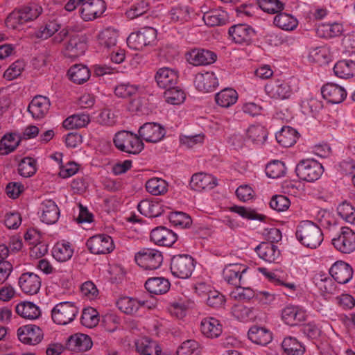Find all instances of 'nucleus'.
<instances>
[{"instance_id": "1", "label": "nucleus", "mask_w": 355, "mask_h": 355, "mask_svg": "<svg viewBox=\"0 0 355 355\" xmlns=\"http://www.w3.org/2000/svg\"><path fill=\"white\" fill-rule=\"evenodd\" d=\"M295 236L302 245L311 249H316L324 239L322 230L311 220L300 222L297 226Z\"/></svg>"}, {"instance_id": "2", "label": "nucleus", "mask_w": 355, "mask_h": 355, "mask_svg": "<svg viewBox=\"0 0 355 355\" xmlns=\"http://www.w3.org/2000/svg\"><path fill=\"white\" fill-rule=\"evenodd\" d=\"M113 143L119 150L128 154L138 155L144 148L140 135L127 130L117 132Z\"/></svg>"}, {"instance_id": "3", "label": "nucleus", "mask_w": 355, "mask_h": 355, "mask_svg": "<svg viewBox=\"0 0 355 355\" xmlns=\"http://www.w3.org/2000/svg\"><path fill=\"white\" fill-rule=\"evenodd\" d=\"M42 8L31 3L15 9L6 19V25L11 29H16L19 25L24 24L38 17L42 12Z\"/></svg>"}, {"instance_id": "4", "label": "nucleus", "mask_w": 355, "mask_h": 355, "mask_svg": "<svg viewBox=\"0 0 355 355\" xmlns=\"http://www.w3.org/2000/svg\"><path fill=\"white\" fill-rule=\"evenodd\" d=\"M297 176L307 182H314L319 180L324 173L322 164L313 159H302L295 167Z\"/></svg>"}, {"instance_id": "5", "label": "nucleus", "mask_w": 355, "mask_h": 355, "mask_svg": "<svg viewBox=\"0 0 355 355\" xmlns=\"http://www.w3.org/2000/svg\"><path fill=\"white\" fill-rule=\"evenodd\" d=\"M157 38V31L153 27L145 26L137 32L132 33L127 38L130 49L141 51L144 47L152 45Z\"/></svg>"}, {"instance_id": "6", "label": "nucleus", "mask_w": 355, "mask_h": 355, "mask_svg": "<svg viewBox=\"0 0 355 355\" xmlns=\"http://www.w3.org/2000/svg\"><path fill=\"white\" fill-rule=\"evenodd\" d=\"M135 260L144 270H153L161 266L163 255L156 249L144 248L135 254Z\"/></svg>"}, {"instance_id": "7", "label": "nucleus", "mask_w": 355, "mask_h": 355, "mask_svg": "<svg viewBox=\"0 0 355 355\" xmlns=\"http://www.w3.org/2000/svg\"><path fill=\"white\" fill-rule=\"evenodd\" d=\"M194 267V259L189 254L174 255L171 261V273L178 278L187 279L191 277Z\"/></svg>"}, {"instance_id": "8", "label": "nucleus", "mask_w": 355, "mask_h": 355, "mask_svg": "<svg viewBox=\"0 0 355 355\" xmlns=\"http://www.w3.org/2000/svg\"><path fill=\"white\" fill-rule=\"evenodd\" d=\"M248 267L240 263H231L225 266L223 277L226 282L235 287L245 285L247 279Z\"/></svg>"}, {"instance_id": "9", "label": "nucleus", "mask_w": 355, "mask_h": 355, "mask_svg": "<svg viewBox=\"0 0 355 355\" xmlns=\"http://www.w3.org/2000/svg\"><path fill=\"white\" fill-rule=\"evenodd\" d=\"M78 313V309L72 302H63L55 305L51 311L53 322L65 325L72 322Z\"/></svg>"}, {"instance_id": "10", "label": "nucleus", "mask_w": 355, "mask_h": 355, "mask_svg": "<svg viewBox=\"0 0 355 355\" xmlns=\"http://www.w3.org/2000/svg\"><path fill=\"white\" fill-rule=\"evenodd\" d=\"M265 92L268 96L276 101L289 99L293 95V89L285 80L275 79L265 85Z\"/></svg>"}, {"instance_id": "11", "label": "nucleus", "mask_w": 355, "mask_h": 355, "mask_svg": "<svg viewBox=\"0 0 355 355\" xmlns=\"http://www.w3.org/2000/svg\"><path fill=\"white\" fill-rule=\"evenodd\" d=\"M86 245L89 251L94 254H108L114 248L112 239L105 234L89 237L86 242Z\"/></svg>"}, {"instance_id": "12", "label": "nucleus", "mask_w": 355, "mask_h": 355, "mask_svg": "<svg viewBox=\"0 0 355 355\" xmlns=\"http://www.w3.org/2000/svg\"><path fill=\"white\" fill-rule=\"evenodd\" d=\"M334 248L341 253L349 254L355 250V233L347 227H343L337 236L332 239Z\"/></svg>"}, {"instance_id": "13", "label": "nucleus", "mask_w": 355, "mask_h": 355, "mask_svg": "<svg viewBox=\"0 0 355 355\" xmlns=\"http://www.w3.org/2000/svg\"><path fill=\"white\" fill-rule=\"evenodd\" d=\"M106 8L107 5L103 0H87L80 7V17L85 21H93L101 17Z\"/></svg>"}, {"instance_id": "14", "label": "nucleus", "mask_w": 355, "mask_h": 355, "mask_svg": "<svg viewBox=\"0 0 355 355\" xmlns=\"http://www.w3.org/2000/svg\"><path fill=\"white\" fill-rule=\"evenodd\" d=\"M165 128L159 123L147 122L139 128L138 133L141 140L148 143H157L163 139L166 135Z\"/></svg>"}, {"instance_id": "15", "label": "nucleus", "mask_w": 355, "mask_h": 355, "mask_svg": "<svg viewBox=\"0 0 355 355\" xmlns=\"http://www.w3.org/2000/svg\"><path fill=\"white\" fill-rule=\"evenodd\" d=\"M19 340L26 345H35L41 342L43 338L42 330L35 324H27L17 329Z\"/></svg>"}, {"instance_id": "16", "label": "nucleus", "mask_w": 355, "mask_h": 355, "mask_svg": "<svg viewBox=\"0 0 355 355\" xmlns=\"http://www.w3.org/2000/svg\"><path fill=\"white\" fill-rule=\"evenodd\" d=\"M228 33L234 42L249 44L254 36L255 32L250 26L239 24L231 26Z\"/></svg>"}, {"instance_id": "17", "label": "nucleus", "mask_w": 355, "mask_h": 355, "mask_svg": "<svg viewBox=\"0 0 355 355\" xmlns=\"http://www.w3.org/2000/svg\"><path fill=\"white\" fill-rule=\"evenodd\" d=\"M177 239L175 233L163 226L157 227L150 232V240L158 245L170 247Z\"/></svg>"}, {"instance_id": "18", "label": "nucleus", "mask_w": 355, "mask_h": 355, "mask_svg": "<svg viewBox=\"0 0 355 355\" xmlns=\"http://www.w3.org/2000/svg\"><path fill=\"white\" fill-rule=\"evenodd\" d=\"M321 93L324 99L333 104L342 103L347 96L346 90L333 83L324 85L321 88Z\"/></svg>"}, {"instance_id": "19", "label": "nucleus", "mask_w": 355, "mask_h": 355, "mask_svg": "<svg viewBox=\"0 0 355 355\" xmlns=\"http://www.w3.org/2000/svg\"><path fill=\"white\" fill-rule=\"evenodd\" d=\"M19 286L26 294H37L41 287L40 277L33 272H24L19 278Z\"/></svg>"}, {"instance_id": "20", "label": "nucleus", "mask_w": 355, "mask_h": 355, "mask_svg": "<svg viewBox=\"0 0 355 355\" xmlns=\"http://www.w3.org/2000/svg\"><path fill=\"white\" fill-rule=\"evenodd\" d=\"M218 184L217 179L210 174L197 173L192 175L189 186L191 189L201 191L205 189H211Z\"/></svg>"}, {"instance_id": "21", "label": "nucleus", "mask_w": 355, "mask_h": 355, "mask_svg": "<svg viewBox=\"0 0 355 355\" xmlns=\"http://www.w3.org/2000/svg\"><path fill=\"white\" fill-rule=\"evenodd\" d=\"M329 272L335 281L341 284L349 282L354 273L352 266L342 261L336 262L331 267Z\"/></svg>"}, {"instance_id": "22", "label": "nucleus", "mask_w": 355, "mask_h": 355, "mask_svg": "<svg viewBox=\"0 0 355 355\" xmlns=\"http://www.w3.org/2000/svg\"><path fill=\"white\" fill-rule=\"evenodd\" d=\"M194 85L198 91L210 92L218 85V81L214 72L198 73L194 79Z\"/></svg>"}, {"instance_id": "23", "label": "nucleus", "mask_w": 355, "mask_h": 355, "mask_svg": "<svg viewBox=\"0 0 355 355\" xmlns=\"http://www.w3.org/2000/svg\"><path fill=\"white\" fill-rule=\"evenodd\" d=\"M40 210L42 211L41 220L48 225L55 224L60 218V209L53 200H43L40 205Z\"/></svg>"}, {"instance_id": "24", "label": "nucleus", "mask_w": 355, "mask_h": 355, "mask_svg": "<svg viewBox=\"0 0 355 355\" xmlns=\"http://www.w3.org/2000/svg\"><path fill=\"white\" fill-rule=\"evenodd\" d=\"M188 55L189 62L195 66L211 64L217 58V55L214 52L202 49H193Z\"/></svg>"}, {"instance_id": "25", "label": "nucleus", "mask_w": 355, "mask_h": 355, "mask_svg": "<svg viewBox=\"0 0 355 355\" xmlns=\"http://www.w3.org/2000/svg\"><path fill=\"white\" fill-rule=\"evenodd\" d=\"M155 79L159 87L168 89L174 87L178 83V72L168 67L160 68L157 70Z\"/></svg>"}, {"instance_id": "26", "label": "nucleus", "mask_w": 355, "mask_h": 355, "mask_svg": "<svg viewBox=\"0 0 355 355\" xmlns=\"http://www.w3.org/2000/svg\"><path fill=\"white\" fill-rule=\"evenodd\" d=\"M282 318L290 326H295L306 319V311L297 306L288 305L283 309Z\"/></svg>"}, {"instance_id": "27", "label": "nucleus", "mask_w": 355, "mask_h": 355, "mask_svg": "<svg viewBox=\"0 0 355 355\" xmlns=\"http://www.w3.org/2000/svg\"><path fill=\"white\" fill-rule=\"evenodd\" d=\"M50 105V101L47 97L37 96L28 105V111L34 119H40L48 113Z\"/></svg>"}, {"instance_id": "28", "label": "nucleus", "mask_w": 355, "mask_h": 355, "mask_svg": "<svg viewBox=\"0 0 355 355\" xmlns=\"http://www.w3.org/2000/svg\"><path fill=\"white\" fill-rule=\"evenodd\" d=\"M248 337L257 345L266 346L272 340V333L264 327L253 325L248 331Z\"/></svg>"}, {"instance_id": "29", "label": "nucleus", "mask_w": 355, "mask_h": 355, "mask_svg": "<svg viewBox=\"0 0 355 355\" xmlns=\"http://www.w3.org/2000/svg\"><path fill=\"white\" fill-rule=\"evenodd\" d=\"M200 331L208 338H216L221 335L223 326L216 318L206 317L201 320Z\"/></svg>"}, {"instance_id": "30", "label": "nucleus", "mask_w": 355, "mask_h": 355, "mask_svg": "<svg viewBox=\"0 0 355 355\" xmlns=\"http://www.w3.org/2000/svg\"><path fill=\"white\" fill-rule=\"evenodd\" d=\"M255 251L258 256L266 262L276 263L280 258L279 250L270 242H261L256 247Z\"/></svg>"}, {"instance_id": "31", "label": "nucleus", "mask_w": 355, "mask_h": 355, "mask_svg": "<svg viewBox=\"0 0 355 355\" xmlns=\"http://www.w3.org/2000/svg\"><path fill=\"white\" fill-rule=\"evenodd\" d=\"M116 306L121 311L128 315L136 314L139 308L150 307L148 305V301L139 300L129 297H123L119 299L116 302Z\"/></svg>"}, {"instance_id": "32", "label": "nucleus", "mask_w": 355, "mask_h": 355, "mask_svg": "<svg viewBox=\"0 0 355 355\" xmlns=\"http://www.w3.org/2000/svg\"><path fill=\"white\" fill-rule=\"evenodd\" d=\"M67 348L72 352H85L92 347L91 338L83 334H76L71 336L67 342Z\"/></svg>"}, {"instance_id": "33", "label": "nucleus", "mask_w": 355, "mask_h": 355, "mask_svg": "<svg viewBox=\"0 0 355 355\" xmlns=\"http://www.w3.org/2000/svg\"><path fill=\"white\" fill-rule=\"evenodd\" d=\"M86 42L80 36H73L70 38L64 51V56L71 59L83 55L87 50Z\"/></svg>"}, {"instance_id": "34", "label": "nucleus", "mask_w": 355, "mask_h": 355, "mask_svg": "<svg viewBox=\"0 0 355 355\" xmlns=\"http://www.w3.org/2000/svg\"><path fill=\"white\" fill-rule=\"evenodd\" d=\"M137 209L140 214L148 218L158 217L164 211L160 202L149 199L141 200L137 205Z\"/></svg>"}, {"instance_id": "35", "label": "nucleus", "mask_w": 355, "mask_h": 355, "mask_svg": "<svg viewBox=\"0 0 355 355\" xmlns=\"http://www.w3.org/2000/svg\"><path fill=\"white\" fill-rule=\"evenodd\" d=\"M300 137L298 132L290 126L283 127L280 131L276 133L277 141L284 148L293 146Z\"/></svg>"}, {"instance_id": "36", "label": "nucleus", "mask_w": 355, "mask_h": 355, "mask_svg": "<svg viewBox=\"0 0 355 355\" xmlns=\"http://www.w3.org/2000/svg\"><path fill=\"white\" fill-rule=\"evenodd\" d=\"M169 281L164 277H150L145 283L146 289L152 294L162 295L167 293L170 288Z\"/></svg>"}, {"instance_id": "37", "label": "nucleus", "mask_w": 355, "mask_h": 355, "mask_svg": "<svg viewBox=\"0 0 355 355\" xmlns=\"http://www.w3.org/2000/svg\"><path fill=\"white\" fill-rule=\"evenodd\" d=\"M67 76L73 83L81 85L89 80L91 73L87 66L76 64L69 68Z\"/></svg>"}, {"instance_id": "38", "label": "nucleus", "mask_w": 355, "mask_h": 355, "mask_svg": "<svg viewBox=\"0 0 355 355\" xmlns=\"http://www.w3.org/2000/svg\"><path fill=\"white\" fill-rule=\"evenodd\" d=\"M334 73L339 78L349 79L355 76V62L352 60L338 61L334 67Z\"/></svg>"}, {"instance_id": "39", "label": "nucleus", "mask_w": 355, "mask_h": 355, "mask_svg": "<svg viewBox=\"0 0 355 355\" xmlns=\"http://www.w3.org/2000/svg\"><path fill=\"white\" fill-rule=\"evenodd\" d=\"M22 137L16 133H7L0 140V155H6L13 152L19 145Z\"/></svg>"}, {"instance_id": "40", "label": "nucleus", "mask_w": 355, "mask_h": 355, "mask_svg": "<svg viewBox=\"0 0 355 355\" xmlns=\"http://www.w3.org/2000/svg\"><path fill=\"white\" fill-rule=\"evenodd\" d=\"M136 349L141 355H159L162 349L157 342L148 338H141L135 343Z\"/></svg>"}, {"instance_id": "41", "label": "nucleus", "mask_w": 355, "mask_h": 355, "mask_svg": "<svg viewBox=\"0 0 355 355\" xmlns=\"http://www.w3.org/2000/svg\"><path fill=\"white\" fill-rule=\"evenodd\" d=\"M73 254V249L71 243L64 241L56 243L52 250L53 257L60 262H65L69 260Z\"/></svg>"}, {"instance_id": "42", "label": "nucleus", "mask_w": 355, "mask_h": 355, "mask_svg": "<svg viewBox=\"0 0 355 355\" xmlns=\"http://www.w3.org/2000/svg\"><path fill=\"white\" fill-rule=\"evenodd\" d=\"M202 19L208 26H223L227 21V13L220 9H213L204 12Z\"/></svg>"}, {"instance_id": "43", "label": "nucleus", "mask_w": 355, "mask_h": 355, "mask_svg": "<svg viewBox=\"0 0 355 355\" xmlns=\"http://www.w3.org/2000/svg\"><path fill=\"white\" fill-rule=\"evenodd\" d=\"M276 14L274 18V24L276 26L286 31H291L297 28L298 21L293 15L282 12Z\"/></svg>"}, {"instance_id": "44", "label": "nucleus", "mask_w": 355, "mask_h": 355, "mask_svg": "<svg viewBox=\"0 0 355 355\" xmlns=\"http://www.w3.org/2000/svg\"><path fill=\"white\" fill-rule=\"evenodd\" d=\"M90 122L88 114L80 113L73 114L64 120L62 125L67 130L78 129L86 127Z\"/></svg>"}, {"instance_id": "45", "label": "nucleus", "mask_w": 355, "mask_h": 355, "mask_svg": "<svg viewBox=\"0 0 355 355\" xmlns=\"http://www.w3.org/2000/svg\"><path fill=\"white\" fill-rule=\"evenodd\" d=\"M16 312L24 318L35 320L40 317L41 312L37 306L31 302H24L16 306Z\"/></svg>"}, {"instance_id": "46", "label": "nucleus", "mask_w": 355, "mask_h": 355, "mask_svg": "<svg viewBox=\"0 0 355 355\" xmlns=\"http://www.w3.org/2000/svg\"><path fill=\"white\" fill-rule=\"evenodd\" d=\"M238 100V94L236 90L226 88L217 93L215 101L217 105L223 107H229L236 103Z\"/></svg>"}, {"instance_id": "47", "label": "nucleus", "mask_w": 355, "mask_h": 355, "mask_svg": "<svg viewBox=\"0 0 355 355\" xmlns=\"http://www.w3.org/2000/svg\"><path fill=\"white\" fill-rule=\"evenodd\" d=\"M343 26L339 23L322 24L316 28L317 35L320 37L331 38L341 35Z\"/></svg>"}, {"instance_id": "48", "label": "nucleus", "mask_w": 355, "mask_h": 355, "mask_svg": "<svg viewBox=\"0 0 355 355\" xmlns=\"http://www.w3.org/2000/svg\"><path fill=\"white\" fill-rule=\"evenodd\" d=\"M282 347L287 355H302L305 352L304 346L296 338L292 336L286 337L283 340Z\"/></svg>"}, {"instance_id": "49", "label": "nucleus", "mask_w": 355, "mask_h": 355, "mask_svg": "<svg viewBox=\"0 0 355 355\" xmlns=\"http://www.w3.org/2000/svg\"><path fill=\"white\" fill-rule=\"evenodd\" d=\"M167 183L162 178H154L146 183V191L152 195L159 196L167 191Z\"/></svg>"}, {"instance_id": "50", "label": "nucleus", "mask_w": 355, "mask_h": 355, "mask_svg": "<svg viewBox=\"0 0 355 355\" xmlns=\"http://www.w3.org/2000/svg\"><path fill=\"white\" fill-rule=\"evenodd\" d=\"M150 9V4L145 0H139L131 5L125 12L126 17L130 19H134L139 16L145 15Z\"/></svg>"}, {"instance_id": "51", "label": "nucleus", "mask_w": 355, "mask_h": 355, "mask_svg": "<svg viewBox=\"0 0 355 355\" xmlns=\"http://www.w3.org/2000/svg\"><path fill=\"white\" fill-rule=\"evenodd\" d=\"M310 57L315 62L322 65L329 62L331 59V54L329 47L322 46L313 49L310 52Z\"/></svg>"}, {"instance_id": "52", "label": "nucleus", "mask_w": 355, "mask_h": 355, "mask_svg": "<svg viewBox=\"0 0 355 355\" xmlns=\"http://www.w3.org/2000/svg\"><path fill=\"white\" fill-rule=\"evenodd\" d=\"M232 313L239 320L247 322L255 318L254 309L243 304H236L232 307Z\"/></svg>"}, {"instance_id": "53", "label": "nucleus", "mask_w": 355, "mask_h": 355, "mask_svg": "<svg viewBox=\"0 0 355 355\" xmlns=\"http://www.w3.org/2000/svg\"><path fill=\"white\" fill-rule=\"evenodd\" d=\"M118 33L110 28L102 31L98 35L99 44L106 48H110L116 45Z\"/></svg>"}, {"instance_id": "54", "label": "nucleus", "mask_w": 355, "mask_h": 355, "mask_svg": "<svg viewBox=\"0 0 355 355\" xmlns=\"http://www.w3.org/2000/svg\"><path fill=\"white\" fill-rule=\"evenodd\" d=\"M286 172L285 164L279 160H274L266 165V173L270 178L283 177Z\"/></svg>"}, {"instance_id": "55", "label": "nucleus", "mask_w": 355, "mask_h": 355, "mask_svg": "<svg viewBox=\"0 0 355 355\" xmlns=\"http://www.w3.org/2000/svg\"><path fill=\"white\" fill-rule=\"evenodd\" d=\"M164 98L167 103L172 105H179L185 99L184 92L176 85L171 88L166 89Z\"/></svg>"}, {"instance_id": "56", "label": "nucleus", "mask_w": 355, "mask_h": 355, "mask_svg": "<svg viewBox=\"0 0 355 355\" xmlns=\"http://www.w3.org/2000/svg\"><path fill=\"white\" fill-rule=\"evenodd\" d=\"M260 8L269 14H275L282 12L284 3L280 0H257Z\"/></svg>"}, {"instance_id": "57", "label": "nucleus", "mask_w": 355, "mask_h": 355, "mask_svg": "<svg viewBox=\"0 0 355 355\" xmlns=\"http://www.w3.org/2000/svg\"><path fill=\"white\" fill-rule=\"evenodd\" d=\"M80 320L82 324L88 328L96 327L99 322L98 313L95 309L92 307L85 309L83 311Z\"/></svg>"}, {"instance_id": "58", "label": "nucleus", "mask_w": 355, "mask_h": 355, "mask_svg": "<svg viewBox=\"0 0 355 355\" xmlns=\"http://www.w3.org/2000/svg\"><path fill=\"white\" fill-rule=\"evenodd\" d=\"M200 352V344L194 340L183 342L177 350L178 355H199Z\"/></svg>"}, {"instance_id": "59", "label": "nucleus", "mask_w": 355, "mask_h": 355, "mask_svg": "<svg viewBox=\"0 0 355 355\" xmlns=\"http://www.w3.org/2000/svg\"><path fill=\"white\" fill-rule=\"evenodd\" d=\"M247 135L252 141L263 144L267 138V131L261 125H251L247 130Z\"/></svg>"}, {"instance_id": "60", "label": "nucleus", "mask_w": 355, "mask_h": 355, "mask_svg": "<svg viewBox=\"0 0 355 355\" xmlns=\"http://www.w3.org/2000/svg\"><path fill=\"white\" fill-rule=\"evenodd\" d=\"M36 162L31 157L24 158L19 164L18 171L20 175L28 178L36 172Z\"/></svg>"}, {"instance_id": "61", "label": "nucleus", "mask_w": 355, "mask_h": 355, "mask_svg": "<svg viewBox=\"0 0 355 355\" xmlns=\"http://www.w3.org/2000/svg\"><path fill=\"white\" fill-rule=\"evenodd\" d=\"M337 211L346 222L352 224L355 222V209L351 204L343 202L338 205Z\"/></svg>"}, {"instance_id": "62", "label": "nucleus", "mask_w": 355, "mask_h": 355, "mask_svg": "<svg viewBox=\"0 0 355 355\" xmlns=\"http://www.w3.org/2000/svg\"><path fill=\"white\" fill-rule=\"evenodd\" d=\"M169 220L175 226L182 228L189 227L192 223L191 217L184 212H173L169 216Z\"/></svg>"}, {"instance_id": "63", "label": "nucleus", "mask_w": 355, "mask_h": 355, "mask_svg": "<svg viewBox=\"0 0 355 355\" xmlns=\"http://www.w3.org/2000/svg\"><path fill=\"white\" fill-rule=\"evenodd\" d=\"M171 19L175 22L183 23L190 18V12L187 6H176L170 12Z\"/></svg>"}, {"instance_id": "64", "label": "nucleus", "mask_w": 355, "mask_h": 355, "mask_svg": "<svg viewBox=\"0 0 355 355\" xmlns=\"http://www.w3.org/2000/svg\"><path fill=\"white\" fill-rule=\"evenodd\" d=\"M290 205V200L283 195L274 196L270 201V207L278 212L287 210Z\"/></svg>"}]
</instances>
